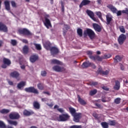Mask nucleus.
<instances>
[{
    "instance_id": "obj_40",
    "label": "nucleus",
    "mask_w": 128,
    "mask_h": 128,
    "mask_svg": "<svg viewBox=\"0 0 128 128\" xmlns=\"http://www.w3.org/2000/svg\"><path fill=\"white\" fill-rule=\"evenodd\" d=\"M98 90H92L91 91H90V96H94V94H96Z\"/></svg>"
},
{
    "instance_id": "obj_61",
    "label": "nucleus",
    "mask_w": 128,
    "mask_h": 128,
    "mask_svg": "<svg viewBox=\"0 0 128 128\" xmlns=\"http://www.w3.org/2000/svg\"><path fill=\"white\" fill-rule=\"evenodd\" d=\"M42 102H46L48 100V98H44L42 99Z\"/></svg>"
},
{
    "instance_id": "obj_45",
    "label": "nucleus",
    "mask_w": 128,
    "mask_h": 128,
    "mask_svg": "<svg viewBox=\"0 0 128 128\" xmlns=\"http://www.w3.org/2000/svg\"><path fill=\"white\" fill-rule=\"evenodd\" d=\"M120 30L121 32H123L124 34L126 32V30H124V26H120Z\"/></svg>"
},
{
    "instance_id": "obj_46",
    "label": "nucleus",
    "mask_w": 128,
    "mask_h": 128,
    "mask_svg": "<svg viewBox=\"0 0 128 128\" xmlns=\"http://www.w3.org/2000/svg\"><path fill=\"white\" fill-rule=\"evenodd\" d=\"M112 56H110V54H105L104 56H102V58H110Z\"/></svg>"
},
{
    "instance_id": "obj_31",
    "label": "nucleus",
    "mask_w": 128,
    "mask_h": 128,
    "mask_svg": "<svg viewBox=\"0 0 128 128\" xmlns=\"http://www.w3.org/2000/svg\"><path fill=\"white\" fill-rule=\"evenodd\" d=\"M95 14L96 16H98L99 18H100V20H102V12H96Z\"/></svg>"
},
{
    "instance_id": "obj_6",
    "label": "nucleus",
    "mask_w": 128,
    "mask_h": 128,
    "mask_svg": "<svg viewBox=\"0 0 128 128\" xmlns=\"http://www.w3.org/2000/svg\"><path fill=\"white\" fill-rule=\"evenodd\" d=\"M74 116V120L75 122H79L80 119L82 118V114L81 113H76Z\"/></svg>"
},
{
    "instance_id": "obj_13",
    "label": "nucleus",
    "mask_w": 128,
    "mask_h": 128,
    "mask_svg": "<svg viewBox=\"0 0 128 128\" xmlns=\"http://www.w3.org/2000/svg\"><path fill=\"white\" fill-rule=\"evenodd\" d=\"M108 8L112 12H113V14L116 13L118 10L114 6L110 4L108 6Z\"/></svg>"
},
{
    "instance_id": "obj_38",
    "label": "nucleus",
    "mask_w": 128,
    "mask_h": 128,
    "mask_svg": "<svg viewBox=\"0 0 128 128\" xmlns=\"http://www.w3.org/2000/svg\"><path fill=\"white\" fill-rule=\"evenodd\" d=\"M77 32L80 36H82V30L80 28L77 30Z\"/></svg>"
},
{
    "instance_id": "obj_34",
    "label": "nucleus",
    "mask_w": 128,
    "mask_h": 128,
    "mask_svg": "<svg viewBox=\"0 0 128 128\" xmlns=\"http://www.w3.org/2000/svg\"><path fill=\"white\" fill-rule=\"evenodd\" d=\"M32 114V112H30L29 111L27 110H24V116H30Z\"/></svg>"
},
{
    "instance_id": "obj_18",
    "label": "nucleus",
    "mask_w": 128,
    "mask_h": 128,
    "mask_svg": "<svg viewBox=\"0 0 128 128\" xmlns=\"http://www.w3.org/2000/svg\"><path fill=\"white\" fill-rule=\"evenodd\" d=\"M90 2V1L88 0H83L80 5V8H82L83 6H86Z\"/></svg>"
},
{
    "instance_id": "obj_29",
    "label": "nucleus",
    "mask_w": 128,
    "mask_h": 128,
    "mask_svg": "<svg viewBox=\"0 0 128 128\" xmlns=\"http://www.w3.org/2000/svg\"><path fill=\"white\" fill-rule=\"evenodd\" d=\"M122 58L120 56H116L114 60V62H120Z\"/></svg>"
},
{
    "instance_id": "obj_48",
    "label": "nucleus",
    "mask_w": 128,
    "mask_h": 128,
    "mask_svg": "<svg viewBox=\"0 0 128 128\" xmlns=\"http://www.w3.org/2000/svg\"><path fill=\"white\" fill-rule=\"evenodd\" d=\"M70 128H82V126L74 125L70 127Z\"/></svg>"
},
{
    "instance_id": "obj_52",
    "label": "nucleus",
    "mask_w": 128,
    "mask_h": 128,
    "mask_svg": "<svg viewBox=\"0 0 128 128\" xmlns=\"http://www.w3.org/2000/svg\"><path fill=\"white\" fill-rule=\"evenodd\" d=\"M98 72L99 74H102V67L100 66L98 68Z\"/></svg>"
},
{
    "instance_id": "obj_27",
    "label": "nucleus",
    "mask_w": 128,
    "mask_h": 128,
    "mask_svg": "<svg viewBox=\"0 0 128 128\" xmlns=\"http://www.w3.org/2000/svg\"><path fill=\"white\" fill-rule=\"evenodd\" d=\"M26 86V82H21L18 84V88H22L24 86Z\"/></svg>"
},
{
    "instance_id": "obj_26",
    "label": "nucleus",
    "mask_w": 128,
    "mask_h": 128,
    "mask_svg": "<svg viewBox=\"0 0 128 128\" xmlns=\"http://www.w3.org/2000/svg\"><path fill=\"white\" fill-rule=\"evenodd\" d=\"M51 62L54 64H60V60L56 59H53L51 60Z\"/></svg>"
},
{
    "instance_id": "obj_33",
    "label": "nucleus",
    "mask_w": 128,
    "mask_h": 128,
    "mask_svg": "<svg viewBox=\"0 0 128 128\" xmlns=\"http://www.w3.org/2000/svg\"><path fill=\"white\" fill-rule=\"evenodd\" d=\"M103 128H108V124L106 122H102L101 123Z\"/></svg>"
},
{
    "instance_id": "obj_58",
    "label": "nucleus",
    "mask_w": 128,
    "mask_h": 128,
    "mask_svg": "<svg viewBox=\"0 0 128 128\" xmlns=\"http://www.w3.org/2000/svg\"><path fill=\"white\" fill-rule=\"evenodd\" d=\"M97 2L98 4H102V0H98Z\"/></svg>"
},
{
    "instance_id": "obj_51",
    "label": "nucleus",
    "mask_w": 128,
    "mask_h": 128,
    "mask_svg": "<svg viewBox=\"0 0 128 128\" xmlns=\"http://www.w3.org/2000/svg\"><path fill=\"white\" fill-rule=\"evenodd\" d=\"M92 20H94V22H98V19L94 17V16H93L92 18Z\"/></svg>"
},
{
    "instance_id": "obj_36",
    "label": "nucleus",
    "mask_w": 128,
    "mask_h": 128,
    "mask_svg": "<svg viewBox=\"0 0 128 128\" xmlns=\"http://www.w3.org/2000/svg\"><path fill=\"white\" fill-rule=\"evenodd\" d=\"M34 106L35 108L38 110L40 108V104H38V102H34Z\"/></svg>"
},
{
    "instance_id": "obj_32",
    "label": "nucleus",
    "mask_w": 128,
    "mask_h": 128,
    "mask_svg": "<svg viewBox=\"0 0 128 128\" xmlns=\"http://www.w3.org/2000/svg\"><path fill=\"white\" fill-rule=\"evenodd\" d=\"M10 112V110H8V109H3V110H0V112L1 114H8V112Z\"/></svg>"
},
{
    "instance_id": "obj_41",
    "label": "nucleus",
    "mask_w": 128,
    "mask_h": 128,
    "mask_svg": "<svg viewBox=\"0 0 128 128\" xmlns=\"http://www.w3.org/2000/svg\"><path fill=\"white\" fill-rule=\"evenodd\" d=\"M10 44H12V46H16V44H18V42H16V40H11Z\"/></svg>"
},
{
    "instance_id": "obj_47",
    "label": "nucleus",
    "mask_w": 128,
    "mask_h": 128,
    "mask_svg": "<svg viewBox=\"0 0 128 128\" xmlns=\"http://www.w3.org/2000/svg\"><path fill=\"white\" fill-rule=\"evenodd\" d=\"M115 14H116L118 16H122V10L118 11L117 10Z\"/></svg>"
},
{
    "instance_id": "obj_2",
    "label": "nucleus",
    "mask_w": 128,
    "mask_h": 128,
    "mask_svg": "<svg viewBox=\"0 0 128 128\" xmlns=\"http://www.w3.org/2000/svg\"><path fill=\"white\" fill-rule=\"evenodd\" d=\"M70 116L66 113L60 115L58 120L59 122H66L70 119Z\"/></svg>"
},
{
    "instance_id": "obj_44",
    "label": "nucleus",
    "mask_w": 128,
    "mask_h": 128,
    "mask_svg": "<svg viewBox=\"0 0 128 128\" xmlns=\"http://www.w3.org/2000/svg\"><path fill=\"white\" fill-rule=\"evenodd\" d=\"M116 120H112L109 122V124L110 126H116Z\"/></svg>"
},
{
    "instance_id": "obj_3",
    "label": "nucleus",
    "mask_w": 128,
    "mask_h": 128,
    "mask_svg": "<svg viewBox=\"0 0 128 128\" xmlns=\"http://www.w3.org/2000/svg\"><path fill=\"white\" fill-rule=\"evenodd\" d=\"M84 34H86V36H88L91 40H92V38H94V32L90 29H87L84 31Z\"/></svg>"
},
{
    "instance_id": "obj_8",
    "label": "nucleus",
    "mask_w": 128,
    "mask_h": 128,
    "mask_svg": "<svg viewBox=\"0 0 128 128\" xmlns=\"http://www.w3.org/2000/svg\"><path fill=\"white\" fill-rule=\"evenodd\" d=\"M3 62H4V64L2 65V68H6L8 66H10V60L6 58H4L3 59Z\"/></svg>"
},
{
    "instance_id": "obj_28",
    "label": "nucleus",
    "mask_w": 128,
    "mask_h": 128,
    "mask_svg": "<svg viewBox=\"0 0 128 128\" xmlns=\"http://www.w3.org/2000/svg\"><path fill=\"white\" fill-rule=\"evenodd\" d=\"M69 110H70V114H72V116H74L76 114V109H74L72 108H70Z\"/></svg>"
},
{
    "instance_id": "obj_53",
    "label": "nucleus",
    "mask_w": 128,
    "mask_h": 128,
    "mask_svg": "<svg viewBox=\"0 0 128 128\" xmlns=\"http://www.w3.org/2000/svg\"><path fill=\"white\" fill-rule=\"evenodd\" d=\"M90 58L91 60H96V56H90Z\"/></svg>"
},
{
    "instance_id": "obj_64",
    "label": "nucleus",
    "mask_w": 128,
    "mask_h": 128,
    "mask_svg": "<svg viewBox=\"0 0 128 128\" xmlns=\"http://www.w3.org/2000/svg\"><path fill=\"white\" fill-rule=\"evenodd\" d=\"M47 104L48 106H50V108H52L54 106L52 104Z\"/></svg>"
},
{
    "instance_id": "obj_5",
    "label": "nucleus",
    "mask_w": 128,
    "mask_h": 128,
    "mask_svg": "<svg viewBox=\"0 0 128 128\" xmlns=\"http://www.w3.org/2000/svg\"><path fill=\"white\" fill-rule=\"evenodd\" d=\"M9 118L10 120H18L20 118V114L16 112H13L9 114Z\"/></svg>"
},
{
    "instance_id": "obj_1",
    "label": "nucleus",
    "mask_w": 128,
    "mask_h": 128,
    "mask_svg": "<svg viewBox=\"0 0 128 128\" xmlns=\"http://www.w3.org/2000/svg\"><path fill=\"white\" fill-rule=\"evenodd\" d=\"M43 44L44 48L47 50H50V52L52 56H54V54H58V49L56 47H52L50 48V42H43Z\"/></svg>"
},
{
    "instance_id": "obj_42",
    "label": "nucleus",
    "mask_w": 128,
    "mask_h": 128,
    "mask_svg": "<svg viewBox=\"0 0 128 128\" xmlns=\"http://www.w3.org/2000/svg\"><path fill=\"white\" fill-rule=\"evenodd\" d=\"M102 56L100 57L98 56H96V60H98L99 62H102Z\"/></svg>"
},
{
    "instance_id": "obj_35",
    "label": "nucleus",
    "mask_w": 128,
    "mask_h": 128,
    "mask_svg": "<svg viewBox=\"0 0 128 128\" xmlns=\"http://www.w3.org/2000/svg\"><path fill=\"white\" fill-rule=\"evenodd\" d=\"M28 52V47L26 46H24L23 48L24 54H26Z\"/></svg>"
},
{
    "instance_id": "obj_12",
    "label": "nucleus",
    "mask_w": 128,
    "mask_h": 128,
    "mask_svg": "<svg viewBox=\"0 0 128 128\" xmlns=\"http://www.w3.org/2000/svg\"><path fill=\"white\" fill-rule=\"evenodd\" d=\"M94 66V68H96L94 64L90 62H84L82 64V68H88V66Z\"/></svg>"
},
{
    "instance_id": "obj_7",
    "label": "nucleus",
    "mask_w": 128,
    "mask_h": 128,
    "mask_svg": "<svg viewBox=\"0 0 128 128\" xmlns=\"http://www.w3.org/2000/svg\"><path fill=\"white\" fill-rule=\"evenodd\" d=\"M126 38V35L124 34L120 35L118 38V42L120 44H122L124 42Z\"/></svg>"
},
{
    "instance_id": "obj_63",
    "label": "nucleus",
    "mask_w": 128,
    "mask_h": 128,
    "mask_svg": "<svg viewBox=\"0 0 128 128\" xmlns=\"http://www.w3.org/2000/svg\"><path fill=\"white\" fill-rule=\"evenodd\" d=\"M120 66L121 70H124V66H122V64H120Z\"/></svg>"
},
{
    "instance_id": "obj_50",
    "label": "nucleus",
    "mask_w": 128,
    "mask_h": 128,
    "mask_svg": "<svg viewBox=\"0 0 128 128\" xmlns=\"http://www.w3.org/2000/svg\"><path fill=\"white\" fill-rule=\"evenodd\" d=\"M41 76H46V71H42L41 72Z\"/></svg>"
},
{
    "instance_id": "obj_16",
    "label": "nucleus",
    "mask_w": 128,
    "mask_h": 128,
    "mask_svg": "<svg viewBox=\"0 0 128 128\" xmlns=\"http://www.w3.org/2000/svg\"><path fill=\"white\" fill-rule=\"evenodd\" d=\"M115 84H116L114 87V90H120V82L118 80H116V81Z\"/></svg>"
},
{
    "instance_id": "obj_11",
    "label": "nucleus",
    "mask_w": 128,
    "mask_h": 128,
    "mask_svg": "<svg viewBox=\"0 0 128 128\" xmlns=\"http://www.w3.org/2000/svg\"><path fill=\"white\" fill-rule=\"evenodd\" d=\"M106 24H110V22L112 21V16L110 14L106 15Z\"/></svg>"
},
{
    "instance_id": "obj_14",
    "label": "nucleus",
    "mask_w": 128,
    "mask_h": 128,
    "mask_svg": "<svg viewBox=\"0 0 128 128\" xmlns=\"http://www.w3.org/2000/svg\"><path fill=\"white\" fill-rule=\"evenodd\" d=\"M44 25L48 28H50V27L52 26V24H50V20L46 18Z\"/></svg>"
},
{
    "instance_id": "obj_17",
    "label": "nucleus",
    "mask_w": 128,
    "mask_h": 128,
    "mask_svg": "<svg viewBox=\"0 0 128 128\" xmlns=\"http://www.w3.org/2000/svg\"><path fill=\"white\" fill-rule=\"evenodd\" d=\"M93 27L96 32H100L102 30L100 26L96 24H93Z\"/></svg>"
},
{
    "instance_id": "obj_15",
    "label": "nucleus",
    "mask_w": 128,
    "mask_h": 128,
    "mask_svg": "<svg viewBox=\"0 0 128 128\" xmlns=\"http://www.w3.org/2000/svg\"><path fill=\"white\" fill-rule=\"evenodd\" d=\"M10 76L12 78H18L20 76V73L16 71L13 72H11Z\"/></svg>"
},
{
    "instance_id": "obj_19",
    "label": "nucleus",
    "mask_w": 128,
    "mask_h": 128,
    "mask_svg": "<svg viewBox=\"0 0 128 128\" xmlns=\"http://www.w3.org/2000/svg\"><path fill=\"white\" fill-rule=\"evenodd\" d=\"M4 4L6 10H10V2L6 0L4 2Z\"/></svg>"
},
{
    "instance_id": "obj_22",
    "label": "nucleus",
    "mask_w": 128,
    "mask_h": 128,
    "mask_svg": "<svg viewBox=\"0 0 128 128\" xmlns=\"http://www.w3.org/2000/svg\"><path fill=\"white\" fill-rule=\"evenodd\" d=\"M54 70L55 72H62V68H60V66H55L52 68Z\"/></svg>"
},
{
    "instance_id": "obj_4",
    "label": "nucleus",
    "mask_w": 128,
    "mask_h": 128,
    "mask_svg": "<svg viewBox=\"0 0 128 128\" xmlns=\"http://www.w3.org/2000/svg\"><path fill=\"white\" fill-rule=\"evenodd\" d=\"M25 92H32L33 94H38V90L34 88V87H29L24 89Z\"/></svg>"
},
{
    "instance_id": "obj_62",
    "label": "nucleus",
    "mask_w": 128,
    "mask_h": 128,
    "mask_svg": "<svg viewBox=\"0 0 128 128\" xmlns=\"http://www.w3.org/2000/svg\"><path fill=\"white\" fill-rule=\"evenodd\" d=\"M88 54H92V51H88L87 52Z\"/></svg>"
},
{
    "instance_id": "obj_37",
    "label": "nucleus",
    "mask_w": 128,
    "mask_h": 128,
    "mask_svg": "<svg viewBox=\"0 0 128 128\" xmlns=\"http://www.w3.org/2000/svg\"><path fill=\"white\" fill-rule=\"evenodd\" d=\"M0 128H6V124L2 120H0Z\"/></svg>"
},
{
    "instance_id": "obj_10",
    "label": "nucleus",
    "mask_w": 128,
    "mask_h": 128,
    "mask_svg": "<svg viewBox=\"0 0 128 128\" xmlns=\"http://www.w3.org/2000/svg\"><path fill=\"white\" fill-rule=\"evenodd\" d=\"M0 30L4 32H8V27L1 22H0Z\"/></svg>"
},
{
    "instance_id": "obj_55",
    "label": "nucleus",
    "mask_w": 128,
    "mask_h": 128,
    "mask_svg": "<svg viewBox=\"0 0 128 128\" xmlns=\"http://www.w3.org/2000/svg\"><path fill=\"white\" fill-rule=\"evenodd\" d=\"M102 88L104 90H108V88L106 86H104L102 87Z\"/></svg>"
},
{
    "instance_id": "obj_54",
    "label": "nucleus",
    "mask_w": 128,
    "mask_h": 128,
    "mask_svg": "<svg viewBox=\"0 0 128 128\" xmlns=\"http://www.w3.org/2000/svg\"><path fill=\"white\" fill-rule=\"evenodd\" d=\"M11 4H12V6H13V8H16V2H14V1H12L11 2Z\"/></svg>"
},
{
    "instance_id": "obj_57",
    "label": "nucleus",
    "mask_w": 128,
    "mask_h": 128,
    "mask_svg": "<svg viewBox=\"0 0 128 128\" xmlns=\"http://www.w3.org/2000/svg\"><path fill=\"white\" fill-rule=\"evenodd\" d=\"M22 42H24V44H28V40H22Z\"/></svg>"
},
{
    "instance_id": "obj_59",
    "label": "nucleus",
    "mask_w": 128,
    "mask_h": 128,
    "mask_svg": "<svg viewBox=\"0 0 128 128\" xmlns=\"http://www.w3.org/2000/svg\"><path fill=\"white\" fill-rule=\"evenodd\" d=\"M8 82L10 86H12L14 84V83L12 81H8Z\"/></svg>"
},
{
    "instance_id": "obj_23",
    "label": "nucleus",
    "mask_w": 128,
    "mask_h": 128,
    "mask_svg": "<svg viewBox=\"0 0 128 128\" xmlns=\"http://www.w3.org/2000/svg\"><path fill=\"white\" fill-rule=\"evenodd\" d=\"M86 14L88 15L91 18H92L93 16H94V12L90 10H87L86 11Z\"/></svg>"
},
{
    "instance_id": "obj_9",
    "label": "nucleus",
    "mask_w": 128,
    "mask_h": 128,
    "mask_svg": "<svg viewBox=\"0 0 128 128\" xmlns=\"http://www.w3.org/2000/svg\"><path fill=\"white\" fill-rule=\"evenodd\" d=\"M19 32L21 34H26V36H30L31 34L30 32L26 28L19 30Z\"/></svg>"
},
{
    "instance_id": "obj_20",
    "label": "nucleus",
    "mask_w": 128,
    "mask_h": 128,
    "mask_svg": "<svg viewBox=\"0 0 128 128\" xmlns=\"http://www.w3.org/2000/svg\"><path fill=\"white\" fill-rule=\"evenodd\" d=\"M38 58V57L36 55H33L30 57V61L31 62H34Z\"/></svg>"
},
{
    "instance_id": "obj_39",
    "label": "nucleus",
    "mask_w": 128,
    "mask_h": 128,
    "mask_svg": "<svg viewBox=\"0 0 128 128\" xmlns=\"http://www.w3.org/2000/svg\"><path fill=\"white\" fill-rule=\"evenodd\" d=\"M38 88L39 90H44V84H38Z\"/></svg>"
},
{
    "instance_id": "obj_60",
    "label": "nucleus",
    "mask_w": 128,
    "mask_h": 128,
    "mask_svg": "<svg viewBox=\"0 0 128 128\" xmlns=\"http://www.w3.org/2000/svg\"><path fill=\"white\" fill-rule=\"evenodd\" d=\"M93 116H94V118H98V114H96V113H94L93 114Z\"/></svg>"
},
{
    "instance_id": "obj_56",
    "label": "nucleus",
    "mask_w": 128,
    "mask_h": 128,
    "mask_svg": "<svg viewBox=\"0 0 128 128\" xmlns=\"http://www.w3.org/2000/svg\"><path fill=\"white\" fill-rule=\"evenodd\" d=\"M92 86H96V84H98V82H92Z\"/></svg>"
},
{
    "instance_id": "obj_21",
    "label": "nucleus",
    "mask_w": 128,
    "mask_h": 128,
    "mask_svg": "<svg viewBox=\"0 0 128 128\" xmlns=\"http://www.w3.org/2000/svg\"><path fill=\"white\" fill-rule=\"evenodd\" d=\"M7 121L9 124L14 126H18V122L16 121H14L10 120H8Z\"/></svg>"
},
{
    "instance_id": "obj_25",
    "label": "nucleus",
    "mask_w": 128,
    "mask_h": 128,
    "mask_svg": "<svg viewBox=\"0 0 128 128\" xmlns=\"http://www.w3.org/2000/svg\"><path fill=\"white\" fill-rule=\"evenodd\" d=\"M59 108V106L58 105H55L54 106V109L56 108L57 110H58V112H61V114H62V112H64V110L63 108Z\"/></svg>"
},
{
    "instance_id": "obj_43",
    "label": "nucleus",
    "mask_w": 128,
    "mask_h": 128,
    "mask_svg": "<svg viewBox=\"0 0 128 128\" xmlns=\"http://www.w3.org/2000/svg\"><path fill=\"white\" fill-rule=\"evenodd\" d=\"M114 102L116 103L117 104H118L120 103V98H117L115 99Z\"/></svg>"
},
{
    "instance_id": "obj_30",
    "label": "nucleus",
    "mask_w": 128,
    "mask_h": 128,
    "mask_svg": "<svg viewBox=\"0 0 128 128\" xmlns=\"http://www.w3.org/2000/svg\"><path fill=\"white\" fill-rule=\"evenodd\" d=\"M35 48L38 50H42V46L40 44H36V43L34 44Z\"/></svg>"
},
{
    "instance_id": "obj_24",
    "label": "nucleus",
    "mask_w": 128,
    "mask_h": 128,
    "mask_svg": "<svg viewBox=\"0 0 128 128\" xmlns=\"http://www.w3.org/2000/svg\"><path fill=\"white\" fill-rule=\"evenodd\" d=\"M78 100L80 104H82V106H84L86 104V102L84 99H82L80 97L78 98Z\"/></svg>"
},
{
    "instance_id": "obj_49",
    "label": "nucleus",
    "mask_w": 128,
    "mask_h": 128,
    "mask_svg": "<svg viewBox=\"0 0 128 128\" xmlns=\"http://www.w3.org/2000/svg\"><path fill=\"white\" fill-rule=\"evenodd\" d=\"M108 72H110L108 70H106V71H102L101 74H102L106 75L108 74Z\"/></svg>"
}]
</instances>
